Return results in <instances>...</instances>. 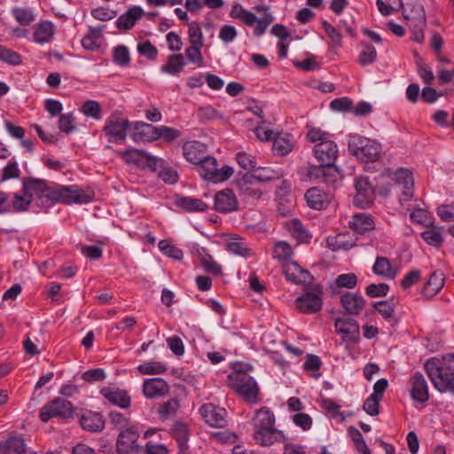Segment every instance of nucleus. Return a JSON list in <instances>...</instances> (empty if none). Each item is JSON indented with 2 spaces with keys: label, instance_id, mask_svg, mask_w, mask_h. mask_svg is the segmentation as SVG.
<instances>
[{
  "label": "nucleus",
  "instance_id": "nucleus-1",
  "mask_svg": "<svg viewBox=\"0 0 454 454\" xmlns=\"http://www.w3.org/2000/svg\"><path fill=\"white\" fill-rule=\"evenodd\" d=\"M424 368L437 390L454 395V354L441 359L433 357L425 363Z\"/></svg>",
  "mask_w": 454,
  "mask_h": 454
},
{
  "label": "nucleus",
  "instance_id": "nucleus-2",
  "mask_svg": "<svg viewBox=\"0 0 454 454\" xmlns=\"http://www.w3.org/2000/svg\"><path fill=\"white\" fill-rule=\"evenodd\" d=\"M95 192L90 187H81L77 184L61 185L51 184L48 201L51 203L88 204L94 200Z\"/></svg>",
  "mask_w": 454,
  "mask_h": 454
},
{
  "label": "nucleus",
  "instance_id": "nucleus-3",
  "mask_svg": "<svg viewBox=\"0 0 454 454\" xmlns=\"http://www.w3.org/2000/svg\"><path fill=\"white\" fill-rule=\"evenodd\" d=\"M254 9L258 12H263V16L257 18L254 13L245 9L239 4H234L230 12V17L240 21L247 27H254V34L256 36L262 35L268 27L273 22V16L270 12V7L267 5H256Z\"/></svg>",
  "mask_w": 454,
  "mask_h": 454
},
{
  "label": "nucleus",
  "instance_id": "nucleus-4",
  "mask_svg": "<svg viewBox=\"0 0 454 454\" xmlns=\"http://www.w3.org/2000/svg\"><path fill=\"white\" fill-rule=\"evenodd\" d=\"M348 147L353 155L365 162L376 161L381 149L378 142L357 134L349 136Z\"/></svg>",
  "mask_w": 454,
  "mask_h": 454
},
{
  "label": "nucleus",
  "instance_id": "nucleus-5",
  "mask_svg": "<svg viewBox=\"0 0 454 454\" xmlns=\"http://www.w3.org/2000/svg\"><path fill=\"white\" fill-rule=\"evenodd\" d=\"M228 378L231 387L247 403H257L259 387L253 377L244 372L235 370Z\"/></svg>",
  "mask_w": 454,
  "mask_h": 454
},
{
  "label": "nucleus",
  "instance_id": "nucleus-6",
  "mask_svg": "<svg viewBox=\"0 0 454 454\" xmlns=\"http://www.w3.org/2000/svg\"><path fill=\"white\" fill-rule=\"evenodd\" d=\"M403 17L411 30L412 40L421 43L424 42V30L427 27V20L424 7L420 4H408L403 10Z\"/></svg>",
  "mask_w": 454,
  "mask_h": 454
},
{
  "label": "nucleus",
  "instance_id": "nucleus-7",
  "mask_svg": "<svg viewBox=\"0 0 454 454\" xmlns=\"http://www.w3.org/2000/svg\"><path fill=\"white\" fill-rule=\"evenodd\" d=\"M197 166L200 176L203 179L213 183L225 181L233 174L232 168L229 166L218 168L216 159L207 155Z\"/></svg>",
  "mask_w": 454,
  "mask_h": 454
},
{
  "label": "nucleus",
  "instance_id": "nucleus-8",
  "mask_svg": "<svg viewBox=\"0 0 454 454\" xmlns=\"http://www.w3.org/2000/svg\"><path fill=\"white\" fill-rule=\"evenodd\" d=\"M73 413L74 406L70 401L56 397L41 408L39 417L43 422H48L52 418H71Z\"/></svg>",
  "mask_w": 454,
  "mask_h": 454
},
{
  "label": "nucleus",
  "instance_id": "nucleus-9",
  "mask_svg": "<svg viewBox=\"0 0 454 454\" xmlns=\"http://www.w3.org/2000/svg\"><path fill=\"white\" fill-rule=\"evenodd\" d=\"M129 128V120L122 117L121 113L116 111L106 119L103 130L108 137L109 142L118 143L126 139Z\"/></svg>",
  "mask_w": 454,
  "mask_h": 454
},
{
  "label": "nucleus",
  "instance_id": "nucleus-10",
  "mask_svg": "<svg viewBox=\"0 0 454 454\" xmlns=\"http://www.w3.org/2000/svg\"><path fill=\"white\" fill-rule=\"evenodd\" d=\"M356 194L353 203L356 207L367 208L372 205L375 192L372 184L366 176H359L355 182Z\"/></svg>",
  "mask_w": 454,
  "mask_h": 454
},
{
  "label": "nucleus",
  "instance_id": "nucleus-11",
  "mask_svg": "<svg viewBox=\"0 0 454 454\" xmlns=\"http://www.w3.org/2000/svg\"><path fill=\"white\" fill-rule=\"evenodd\" d=\"M395 181L401 195L399 200L402 204L410 201L413 197L414 181L412 173L406 168H399L395 172Z\"/></svg>",
  "mask_w": 454,
  "mask_h": 454
},
{
  "label": "nucleus",
  "instance_id": "nucleus-12",
  "mask_svg": "<svg viewBox=\"0 0 454 454\" xmlns=\"http://www.w3.org/2000/svg\"><path fill=\"white\" fill-rule=\"evenodd\" d=\"M50 189L51 184L43 179L25 177L22 180V192L27 193L32 201L34 199L48 201Z\"/></svg>",
  "mask_w": 454,
  "mask_h": 454
},
{
  "label": "nucleus",
  "instance_id": "nucleus-13",
  "mask_svg": "<svg viewBox=\"0 0 454 454\" xmlns=\"http://www.w3.org/2000/svg\"><path fill=\"white\" fill-rule=\"evenodd\" d=\"M200 414L212 427H224L227 425V411L214 403H205L200 408Z\"/></svg>",
  "mask_w": 454,
  "mask_h": 454
},
{
  "label": "nucleus",
  "instance_id": "nucleus-14",
  "mask_svg": "<svg viewBox=\"0 0 454 454\" xmlns=\"http://www.w3.org/2000/svg\"><path fill=\"white\" fill-rule=\"evenodd\" d=\"M411 399L418 403H426L429 400V389L424 375L416 372L409 380Z\"/></svg>",
  "mask_w": 454,
  "mask_h": 454
},
{
  "label": "nucleus",
  "instance_id": "nucleus-15",
  "mask_svg": "<svg viewBox=\"0 0 454 454\" xmlns=\"http://www.w3.org/2000/svg\"><path fill=\"white\" fill-rule=\"evenodd\" d=\"M313 153L319 165L322 167H331L334 164L338 157V146L331 139L325 143H320L313 147Z\"/></svg>",
  "mask_w": 454,
  "mask_h": 454
},
{
  "label": "nucleus",
  "instance_id": "nucleus-16",
  "mask_svg": "<svg viewBox=\"0 0 454 454\" xmlns=\"http://www.w3.org/2000/svg\"><path fill=\"white\" fill-rule=\"evenodd\" d=\"M253 439L260 446H271L286 440L284 433L275 427H265L253 429Z\"/></svg>",
  "mask_w": 454,
  "mask_h": 454
},
{
  "label": "nucleus",
  "instance_id": "nucleus-17",
  "mask_svg": "<svg viewBox=\"0 0 454 454\" xmlns=\"http://www.w3.org/2000/svg\"><path fill=\"white\" fill-rule=\"evenodd\" d=\"M99 393L108 403L121 409H127L131 404V398L128 392L118 387H103L100 388Z\"/></svg>",
  "mask_w": 454,
  "mask_h": 454
},
{
  "label": "nucleus",
  "instance_id": "nucleus-18",
  "mask_svg": "<svg viewBox=\"0 0 454 454\" xmlns=\"http://www.w3.org/2000/svg\"><path fill=\"white\" fill-rule=\"evenodd\" d=\"M139 433L134 427H128L119 433L116 441V450L119 454L132 453V450L139 444L137 440Z\"/></svg>",
  "mask_w": 454,
  "mask_h": 454
},
{
  "label": "nucleus",
  "instance_id": "nucleus-19",
  "mask_svg": "<svg viewBox=\"0 0 454 454\" xmlns=\"http://www.w3.org/2000/svg\"><path fill=\"white\" fill-rule=\"evenodd\" d=\"M283 271L288 281L297 285H310L313 279V276L308 270L293 261L285 262Z\"/></svg>",
  "mask_w": 454,
  "mask_h": 454
},
{
  "label": "nucleus",
  "instance_id": "nucleus-20",
  "mask_svg": "<svg viewBox=\"0 0 454 454\" xmlns=\"http://www.w3.org/2000/svg\"><path fill=\"white\" fill-rule=\"evenodd\" d=\"M214 200V208L222 214L231 213L238 209L237 197L231 189H224L216 192Z\"/></svg>",
  "mask_w": 454,
  "mask_h": 454
},
{
  "label": "nucleus",
  "instance_id": "nucleus-21",
  "mask_svg": "<svg viewBox=\"0 0 454 454\" xmlns=\"http://www.w3.org/2000/svg\"><path fill=\"white\" fill-rule=\"evenodd\" d=\"M334 326L343 341L355 342L359 339V325L355 319L337 318Z\"/></svg>",
  "mask_w": 454,
  "mask_h": 454
},
{
  "label": "nucleus",
  "instance_id": "nucleus-22",
  "mask_svg": "<svg viewBox=\"0 0 454 454\" xmlns=\"http://www.w3.org/2000/svg\"><path fill=\"white\" fill-rule=\"evenodd\" d=\"M168 391V384L161 378L147 379L143 383V393L150 399L165 396Z\"/></svg>",
  "mask_w": 454,
  "mask_h": 454
},
{
  "label": "nucleus",
  "instance_id": "nucleus-23",
  "mask_svg": "<svg viewBox=\"0 0 454 454\" xmlns=\"http://www.w3.org/2000/svg\"><path fill=\"white\" fill-rule=\"evenodd\" d=\"M340 304L348 315H359L364 308L365 300L356 293L346 292L340 297Z\"/></svg>",
  "mask_w": 454,
  "mask_h": 454
},
{
  "label": "nucleus",
  "instance_id": "nucleus-24",
  "mask_svg": "<svg viewBox=\"0 0 454 454\" xmlns=\"http://www.w3.org/2000/svg\"><path fill=\"white\" fill-rule=\"evenodd\" d=\"M81 427L89 432L98 433L105 428V419L100 412L85 411L80 418Z\"/></svg>",
  "mask_w": 454,
  "mask_h": 454
},
{
  "label": "nucleus",
  "instance_id": "nucleus-25",
  "mask_svg": "<svg viewBox=\"0 0 454 454\" xmlns=\"http://www.w3.org/2000/svg\"><path fill=\"white\" fill-rule=\"evenodd\" d=\"M183 154L187 161L198 165L207 156V148L199 141H188L183 145Z\"/></svg>",
  "mask_w": 454,
  "mask_h": 454
},
{
  "label": "nucleus",
  "instance_id": "nucleus-26",
  "mask_svg": "<svg viewBox=\"0 0 454 454\" xmlns=\"http://www.w3.org/2000/svg\"><path fill=\"white\" fill-rule=\"evenodd\" d=\"M157 133L158 127L144 121H137L134 124V131L131 137L136 143L152 142L157 140Z\"/></svg>",
  "mask_w": 454,
  "mask_h": 454
},
{
  "label": "nucleus",
  "instance_id": "nucleus-27",
  "mask_svg": "<svg viewBox=\"0 0 454 454\" xmlns=\"http://www.w3.org/2000/svg\"><path fill=\"white\" fill-rule=\"evenodd\" d=\"M295 302L299 310L306 314L316 313L322 308L321 297L313 293H307L298 297Z\"/></svg>",
  "mask_w": 454,
  "mask_h": 454
},
{
  "label": "nucleus",
  "instance_id": "nucleus-28",
  "mask_svg": "<svg viewBox=\"0 0 454 454\" xmlns=\"http://www.w3.org/2000/svg\"><path fill=\"white\" fill-rule=\"evenodd\" d=\"M305 200L309 207L321 210L329 203L330 197L322 189L312 187L306 192Z\"/></svg>",
  "mask_w": 454,
  "mask_h": 454
},
{
  "label": "nucleus",
  "instance_id": "nucleus-29",
  "mask_svg": "<svg viewBox=\"0 0 454 454\" xmlns=\"http://www.w3.org/2000/svg\"><path fill=\"white\" fill-rule=\"evenodd\" d=\"M275 423L276 417L274 412L266 406L256 410L251 421L253 429L265 427H275Z\"/></svg>",
  "mask_w": 454,
  "mask_h": 454
},
{
  "label": "nucleus",
  "instance_id": "nucleus-30",
  "mask_svg": "<svg viewBox=\"0 0 454 454\" xmlns=\"http://www.w3.org/2000/svg\"><path fill=\"white\" fill-rule=\"evenodd\" d=\"M349 227L359 234H364L375 228V223L371 215L358 213L353 215Z\"/></svg>",
  "mask_w": 454,
  "mask_h": 454
},
{
  "label": "nucleus",
  "instance_id": "nucleus-31",
  "mask_svg": "<svg viewBox=\"0 0 454 454\" xmlns=\"http://www.w3.org/2000/svg\"><path fill=\"white\" fill-rule=\"evenodd\" d=\"M105 26L90 27L88 33L82 39V45L90 51L98 50L101 45Z\"/></svg>",
  "mask_w": 454,
  "mask_h": 454
},
{
  "label": "nucleus",
  "instance_id": "nucleus-32",
  "mask_svg": "<svg viewBox=\"0 0 454 454\" xmlns=\"http://www.w3.org/2000/svg\"><path fill=\"white\" fill-rule=\"evenodd\" d=\"M55 34V26L52 22L45 20L35 25L34 32V41L43 44L53 39Z\"/></svg>",
  "mask_w": 454,
  "mask_h": 454
},
{
  "label": "nucleus",
  "instance_id": "nucleus-33",
  "mask_svg": "<svg viewBox=\"0 0 454 454\" xmlns=\"http://www.w3.org/2000/svg\"><path fill=\"white\" fill-rule=\"evenodd\" d=\"M143 14L144 10L140 6L135 5L117 19L116 26L119 29H130Z\"/></svg>",
  "mask_w": 454,
  "mask_h": 454
},
{
  "label": "nucleus",
  "instance_id": "nucleus-34",
  "mask_svg": "<svg viewBox=\"0 0 454 454\" xmlns=\"http://www.w3.org/2000/svg\"><path fill=\"white\" fill-rule=\"evenodd\" d=\"M372 271L375 275L387 279H394L397 275V270L395 269L390 261L384 256L376 257L372 266Z\"/></svg>",
  "mask_w": 454,
  "mask_h": 454
},
{
  "label": "nucleus",
  "instance_id": "nucleus-35",
  "mask_svg": "<svg viewBox=\"0 0 454 454\" xmlns=\"http://www.w3.org/2000/svg\"><path fill=\"white\" fill-rule=\"evenodd\" d=\"M25 451V441L20 436H10L0 442V452L2 454H24Z\"/></svg>",
  "mask_w": 454,
  "mask_h": 454
},
{
  "label": "nucleus",
  "instance_id": "nucleus-36",
  "mask_svg": "<svg viewBox=\"0 0 454 454\" xmlns=\"http://www.w3.org/2000/svg\"><path fill=\"white\" fill-rule=\"evenodd\" d=\"M442 228L433 223L426 227L420 233L421 239L429 246L439 247L443 243Z\"/></svg>",
  "mask_w": 454,
  "mask_h": 454
},
{
  "label": "nucleus",
  "instance_id": "nucleus-37",
  "mask_svg": "<svg viewBox=\"0 0 454 454\" xmlns=\"http://www.w3.org/2000/svg\"><path fill=\"white\" fill-rule=\"evenodd\" d=\"M175 203L187 212H204L208 208L207 204L201 200L186 196L176 197Z\"/></svg>",
  "mask_w": 454,
  "mask_h": 454
},
{
  "label": "nucleus",
  "instance_id": "nucleus-38",
  "mask_svg": "<svg viewBox=\"0 0 454 454\" xmlns=\"http://www.w3.org/2000/svg\"><path fill=\"white\" fill-rule=\"evenodd\" d=\"M227 250L239 256L247 258L252 255V249L247 246V242L239 236H231L226 242Z\"/></svg>",
  "mask_w": 454,
  "mask_h": 454
},
{
  "label": "nucleus",
  "instance_id": "nucleus-39",
  "mask_svg": "<svg viewBox=\"0 0 454 454\" xmlns=\"http://www.w3.org/2000/svg\"><path fill=\"white\" fill-rule=\"evenodd\" d=\"M326 246L332 251L349 250L355 247V242L349 239L348 233H339L334 236H329L326 239Z\"/></svg>",
  "mask_w": 454,
  "mask_h": 454
},
{
  "label": "nucleus",
  "instance_id": "nucleus-40",
  "mask_svg": "<svg viewBox=\"0 0 454 454\" xmlns=\"http://www.w3.org/2000/svg\"><path fill=\"white\" fill-rule=\"evenodd\" d=\"M292 136L286 133H278L273 138L272 150L274 153L285 156L293 150Z\"/></svg>",
  "mask_w": 454,
  "mask_h": 454
},
{
  "label": "nucleus",
  "instance_id": "nucleus-41",
  "mask_svg": "<svg viewBox=\"0 0 454 454\" xmlns=\"http://www.w3.org/2000/svg\"><path fill=\"white\" fill-rule=\"evenodd\" d=\"M185 65L186 62L182 54H173L168 58L167 63L160 67V71L171 75H177Z\"/></svg>",
  "mask_w": 454,
  "mask_h": 454
},
{
  "label": "nucleus",
  "instance_id": "nucleus-42",
  "mask_svg": "<svg viewBox=\"0 0 454 454\" xmlns=\"http://www.w3.org/2000/svg\"><path fill=\"white\" fill-rule=\"evenodd\" d=\"M444 285V278L441 272H434L429 277V279L425 284L423 294L426 296L432 297L435 295Z\"/></svg>",
  "mask_w": 454,
  "mask_h": 454
},
{
  "label": "nucleus",
  "instance_id": "nucleus-43",
  "mask_svg": "<svg viewBox=\"0 0 454 454\" xmlns=\"http://www.w3.org/2000/svg\"><path fill=\"white\" fill-rule=\"evenodd\" d=\"M287 227L292 236L301 243H309L311 239V234L303 226L301 222L298 219H293L287 223Z\"/></svg>",
  "mask_w": 454,
  "mask_h": 454
},
{
  "label": "nucleus",
  "instance_id": "nucleus-44",
  "mask_svg": "<svg viewBox=\"0 0 454 454\" xmlns=\"http://www.w3.org/2000/svg\"><path fill=\"white\" fill-rule=\"evenodd\" d=\"M307 129L308 132L306 135V138L309 142L315 144V145L320 143H325V141L333 139V136L331 133L323 130L318 127L307 125Z\"/></svg>",
  "mask_w": 454,
  "mask_h": 454
},
{
  "label": "nucleus",
  "instance_id": "nucleus-45",
  "mask_svg": "<svg viewBox=\"0 0 454 454\" xmlns=\"http://www.w3.org/2000/svg\"><path fill=\"white\" fill-rule=\"evenodd\" d=\"M395 303L393 299L380 301L374 303L375 309L389 323L394 324L395 319L394 317Z\"/></svg>",
  "mask_w": 454,
  "mask_h": 454
},
{
  "label": "nucleus",
  "instance_id": "nucleus-46",
  "mask_svg": "<svg viewBox=\"0 0 454 454\" xmlns=\"http://www.w3.org/2000/svg\"><path fill=\"white\" fill-rule=\"evenodd\" d=\"M32 200L27 193L21 192H16L13 195L12 201L10 202L11 211L14 212H24L29 208Z\"/></svg>",
  "mask_w": 454,
  "mask_h": 454
},
{
  "label": "nucleus",
  "instance_id": "nucleus-47",
  "mask_svg": "<svg viewBox=\"0 0 454 454\" xmlns=\"http://www.w3.org/2000/svg\"><path fill=\"white\" fill-rule=\"evenodd\" d=\"M137 371L145 375L160 374L167 371V367L162 362L149 361L139 364Z\"/></svg>",
  "mask_w": 454,
  "mask_h": 454
},
{
  "label": "nucleus",
  "instance_id": "nucleus-48",
  "mask_svg": "<svg viewBox=\"0 0 454 454\" xmlns=\"http://www.w3.org/2000/svg\"><path fill=\"white\" fill-rule=\"evenodd\" d=\"M81 112L87 117L99 120L102 117V108L96 100H87L81 106Z\"/></svg>",
  "mask_w": 454,
  "mask_h": 454
},
{
  "label": "nucleus",
  "instance_id": "nucleus-49",
  "mask_svg": "<svg viewBox=\"0 0 454 454\" xmlns=\"http://www.w3.org/2000/svg\"><path fill=\"white\" fill-rule=\"evenodd\" d=\"M377 58V51L374 46L369 43H364L362 51L358 57V61L362 66H367L373 63Z\"/></svg>",
  "mask_w": 454,
  "mask_h": 454
},
{
  "label": "nucleus",
  "instance_id": "nucleus-50",
  "mask_svg": "<svg viewBox=\"0 0 454 454\" xmlns=\"http://www.w3.org/2000/svg\"><path fill=\"white\" fill-rule=\"evenodd\" d=\"M20 175V169L17 160L12 158L11 159L6 166L2 169L1 181H6L12 178H18Z\"/></svg>",
  "mask_w": 454,
  "mask_h": 454
},
{
  "label": "nucleus",
  "instance_id": "nucleus-51",
  "mask_svg": "<svg viewBox=\"0 0 454 454\" xmlns=\"http://www.w3.org/2000/svg\"><path fill=\"white\" fill-rule=\"evenodd\" d=\"M145 151L135 148H128L124 151L119 152L118 154L129 165H137L139 163Z\"/></svg>",
  "mask_w": 454,
  "mask_h": 454
},
{
  "label": "nucleus",
  "instance_id": "nucleus-52",
  "mask_svg": "<svg viewBox=\"0 0 454 454\" xmlns=\"http://www.w3.org/2000/svg\"><path fill=\"white\" fill-rule=\"evenodd\" d=\"M159 249L167 256L175 260H181L183 258V251L169 244L168 240L162 239L158 244Z\"/></svg>",
  "mask_w": 454,
  "mask_h": 454
},
{
  "label": "nucleus",
  "instance_id": "nucleus-53",
  "mask_svg": "<svg viewBox=\"0 0 454 454\" xmlns=\"http://www.w3.org/2000/svg\"><path fill=\"white\" fill-rule=\"evenodd\" d=\"M292 254L293 249L288 243L285 241H279L275 245L273 250L274 258L287 262V260L291 258Z\"/></svg>",
  "mask_w": 454,
  "mask_h": 454
},
{
  "label": "nucleus",
  "instance_id": "nucleus-54",
  "mask_svg": "<svg viewBox=\"0 0 454 454\" xmlns=\"http://www.w3.org/2000/svg\"><path fill=\"white\" fill-rule=\"evenodd\" d=\"M200 262L201 266L207 272L215 276L222 274L221 265H219L209 254H202Z\"/></svg>",
  "mask_w": 454,
  "mask_h": 454
},
{
  "label": "nucleus",
  "instance_id": "nucleus-55",
  "mask_svg": "<svg viewBox=\"0 0 454 454\" xmlns=\"http://www.w3.org/2000/svg\"><path fill=\"white\" fill-rule=\"evenodd\" d=\"M12 14L18 23L21 26H28L35 20L33 12L29 9L14 8L12 10Z\"/></svg>",
  "mask_w": 454,
  "mask_h": 454
},
{
  "label": "nucleus",
  "instance_id": "nucleus-56",
  "mask_svg": "<svg viewBox=\"0 0 454 454\" xmlns=\"http://www.w3.org/2000/svg\"><path fill=\"white\" fill-rule=\"evenodd\" d=\"M181 135L180 130L168 126H158L157 140L161 138L165 142L170 143L178 138Z\"/></svg>",
  "mask_w": 454,
  "mask_h": 454
},
{
  "label": "nucleus",
  "instance_id": "nucleus-57",
  "mask_svg": "<svg viewBox=\"0 0 454 454\" xmlns=\"http://www.w3.org/2000/svg\"><path fill=\"white\" fill-rule=\"evenodd\" d=\"M197 117L202 122L221 118L219 112L211 106H201L197 110Z\"/></svg>",
  "mask_w": 454,
  "mask_h": 454
},
{
  "label": "nucleus",
  "instance_id": "nucleus-58",
  "mask_svg": "<svg viewBox=\"0 0 454 454\" xmlns=\"http://www.w3.org/2000/svg\"><path fill=\"white\" fill-rule=\"evenodd\" d=\"M188 36L191 44L203 45V34L199 23L192 21L188 24Z\"/></svg>",
  "mask_w": 454,
  "mask_h": 454
},
{
  "label": "nucleus",
  "instance_id": "nucleus-59",
  "mask_svg": "<svg viewBox=\"0 0 454 454\" xmlns=\"http://www.w3.org/2000/svg\"><path fill=\"white\" fill-rule=\"evenodd\" d=\"M202 46L203 45L200 44H191V46L185 50V55L189 61H191L193 64H196L198 67H201L204 61L203 56L200 51Z\"/></svg>",
  "mask_w": 454,
  "mask_h": 454
},
{
  "label": "nucleus",
  "instance_id": "nucleus-60",
  "mask_svg": "<svg viewBox=\"0 0 454 454\" xmlns=\"http://www.w3.org/2000/svg\"><path fill=\"white\" fill-rule=\"evenodd\" d=\"M389 286L387 284H370L365 289V294L372 298L384 297L387 294Z\"/></svg>",
  "mask_w": 454,
  "mask_h": 454
},
{
  "label": "nucleus",
  "instance_id": "nucleus-61",
  "mask_svg": "<svg viewBox=\"0 0 454 454\" xmlns=\"http://www.w3.org/2000/svg\"><path fill=\"white\" fill-rule=\"evenodd\" d=\"M178 407L179 402L176 399H170L159 408V414L161 419H167L176 413Z\"/></svg>",
  "mask_w": 454,
  "mask_h": 454
},
{
  "label": "nucleus",
  "instance_id": "nucleus-62",
  "mask_svg": "<svg viewBox=\"0 0 454 454\" xmlns=\"http://www.w3.org/2000/svg\"><path fill=\"white\" fill-rule=\"evenodd\" d=\"M59 129L66 134H69L75 129L74 118L72 113L59 116Z\"/></svg>",
  "mask_w": 454,
  "mask_h": 454
},
{
  "label": "nucleus",
  "instance_id": "nucleus-63",
  "mask_svg": "<svg viewBox=\"0 0 454 454\" xmlns=\"http://www.w3.org/2000/svg\"><path fill=\"white\" fill-rule=\"evenodd\" d=\"M280 176H281V174L279 172H277V171L270 169V168H262V169L255 171L251 176V178L257 180L259 182H265V181L278 179Z\"/></svg>",
  "mask_w": 454,
  "mask_h": 454
},
{
  "label": "nucleus",
  "instance_id": "nucleus-64",
  "mask_svg": "<svg viewBox=\"0 0 454 454\" xmlns=\"http://www.w3.org/2000/svg\"><path fill=\"white\" fill-rule=\"evenodd\" d=\"M381 398L375 395H370L364 403L363 408L370 416H376L379 414L380 402Z\"/></svg>",
  "mask_w": 454,
  "mask_h": 454
}]
</instances>
